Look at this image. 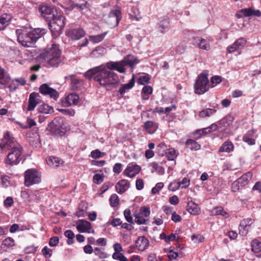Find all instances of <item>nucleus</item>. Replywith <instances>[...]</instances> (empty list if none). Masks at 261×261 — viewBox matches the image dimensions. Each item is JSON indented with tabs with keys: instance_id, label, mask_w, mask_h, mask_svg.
Masks as SVG:
<instances>
[{
	"instance_id": "1",
	"label": "nucleus",
	"mask_w": 261,
	"mask_h": 261,
	"mask_svg": "<svg viewBox=\"0 0 261 261\" xmlns=\"http://www.w3.org/2000/svg\"><path fill=\"white\" fill-rule=\"evenodd\" d=\"M138 63L139 61L136 57L127 55L120 61L108 62L107 68L103 65L91 68L85 72L84 75L89 80L93 77L100 85L109 89L119 81L118 75L112 70L124 73L126 71L125 66H129L133 69L134 65Z\"/></svg>"
},
{
	"instance_id": "2",
	"label": "nucleus",
	"mask_w": 261,
	"mask_h": 261,
	"mask_svg": "<svg viewBox=\"0 0 261 261\" xmlns=\"http://www.w3.org/2000/svg\"><path fill=\"white\" fill-rule=\"evenodd\" d=\"M2 150H9V153L4 162L6 165L12 166L19 163L22 159V146L12 137L9 132L5 133L0 143Z\"/></svg>"
},
{
	"instance_id": "3",
	"label": "nucleus",
	"mask_w": 261,
	"mask_h": 261,
	"mask_svg": "<svg viewBox=\"0 0 261 261\" xmlns=\"http://www.w3.org/2000/svg\"><path fill=\"white\" fill-rule=\"evenodd\" d=\"M46 32L45 29L41 28H36L31 31H28L26 29L16 30L18 42L25 47H30L34 44Z\"/></svg>"
},
{
	"instance_id": "4",
	"label": "nucleus",
	"mask_w": 261,
	"mask_h": 261,
	"mask_svg": "<svg viewBox=\"0 0 261 261\" xmlns=\"http://www.w3.org/2000/svg\"><path fill=\"white\" fill-rule=\"evenodd\" d=\"M234 119V118L233 115L231 114L227 115L219 121L217 124L214 123L209 127L196 130L195 133V135L197 138H200L217 129L220 132H226L229 129Z\"/></svg>"
},
{
	"instance_id": "5",
	"label": "nucleus",
	"mask_w": 261,
	"mask_h": 261,
	"mask_svg": "<svg viewBox=\"0 0 261 261\" xmlns=\"http://www.w3.org/2000/svg\"><path fill=\"white\" fill-rule=\"evenodd\" d=\"M61 51L59 45L53 44L51 47H48L40 55V58L48 65L57 67L62 64L61 58Z\"/></svg>"
},
{
	"instance_id": "6",
	"label": "nucleus",
	"mask_w": 261,
	"mask_h": 261,
	"mask_svg": "<svg viewBox=\"0 0 261 261\" xmlns=\"http://www.w3.org/2000/svg\"><path fill=\"white\" fill-rule=\"evenodd\" d=\"M65 20V17L64 16L57 13L56 16L48 21L49 28L54 36L57 37L62 33Z\"/></svg>"
},
{
	"instance_id": "7",
	"label": "nucleus",
	"mask_w": 261,
	"mask_h": 261,
	"mask_svg": "<svg viewBox=\"0 0 261 261\" xmlns=\"http://www.w3.org/2000/svg\"><path fill=\"white\" fill-rule=\"evenodd\" d=\"M208 74L203 72L200 73L197 77L194 85L195 92L202 94L207 91L210 88Z\"/></svg>"
},
{
	"instance_id": "8",
	"label": "nucleus",
	"mask_w": 261,
	"mask_h": 261,
	"mask_svg": "<svg viewBox=\"0 0 261 261\" xmlns=\"http://www.w3.org/2000/svg\"><path fill=\"white\" fill-rule=\"evenodd\" d=\"M41 181L40 174L34 169L27 170L24 173V185L30 187L33 185L38 184Z\"/></svg>"
},
{
	"instance_id": "9",
	"label": "nucleus",
	"mask_w": 261,
	"mask_h": 261,
	"mask_svg": "<svg viewBox=\"0 0 261 261\" xmlns=\"http://www.w3.org/2000/svg\"><path fill=\"white\" fill-rule=\"evenodd\" d=\"M63 121L60 118H55L48 124L47 129L55 135H61L64 133V129L62 127Z\"/></svg>"
},
{
	"instance_id": "10",
	"label": "nucleus",
	"mask_w": 261,
	"mask_h": 261,
	"mask_svg": "<svg viewBox=\"0 0 261 261\" xmlns=\"http://www.w3.org/2000/svg\"><path fill=\"white\" fill-rule=\"evenodd\" d=\"M41 15L48 21L57 14V11L50 6L46 4L40 5L38 7Z\"/></svg>"
},
{
	"instance_id": "11",
	"label": "nucleus",
	"mask_w": 261,
	"mask_h": 261,
	"mask_svg": "<svg viewBox=\"0 0 261 261\" xmlns=\"http://www.w3.org/2000/svg\"><path fill=\"white\" fill-rule=\"evenodd\" d=\"M121 18V12L119 10H112L106 19V22L110 28L113 29L117 27Z\"/></svg>"
},
{
	"instance_id": "12",
	"label": "nucleus",
	"mask_w": 261,
	"mask_h": 261,
	"mask_svg": "<svg viewBox=\"0 0 261 261\" xmlns=\"http://www.w3.org/2000/svg\"><path fill=\"white\" fill-rule=\"evenodd\" d=\"M252 173L248 172L244 174L242 176L239 178L237 180L234 182L232 185V189L233 192L239 189L240 187H242L246 185L249 181L252 178Z\"/></svg>"
},
{
	"instance_id": "13",
	"label": "nucleus",
	"mask_w": 261,
	"mask_h": 261,
	"mask_svg": "<svg viewBox=\"0 0 261 261\" xmlns=\"http://www.w3.org/2000/svg\"><path fill=\"white\" fill-rule=\"evenodd\" d=\"M141 167L134 163H129L123 171V174L128 177L133 178L141 171Z\"/></svg>"
},
{
	"instance_id": "14",
	"label": "nucleus",
	"mask_w": 261,
	"mask_h": 261,
	"mask_svg": "<svg viewBox=\"0 0 261 261\" xmlns=\"http://www.w3.org/2000/svg\"><path fill=\"white\" fill-rule=\"evenodd\" d=\"M39 91L43 95H48L50 98H58L59 96L58 92L50 87L47 84L41 85L39 88Z\"/></svg>"
},
{
	"instance_id": "15",
	"label": "nucleus",
	"mask_w": 261,
	"mask_h": 261,
	"mask_svg": "<svg viewBox=\"0 0 261 261\" xmlns=\"http://www.w3.org/2000/svg\"><path fill=\"white\" fill-rule=\"evenodd\" d=\"M66 35L72 40H79L85 35V31L81 28L70 29L66 31Z\"/></svg>"
},
{
	"instance_id": "16",
	"label": "nucleus",
	"mask_w": 261,
	"mask_h": 261,
	"mask_svg": "<svg viewBox=\"0 0 261 261\" xmlns=\"http://www.w3.org/2000/svg\"><path fill=\"white\" fill-rule=\"evenodd\" d=\"M76 229L81 232L94 233V231L91 230V223L83 220H80L76 225Z\"/></svg>"
},
{
	"instance_id": "17",
	"label": "nucleus",
	"mask_w": 261,
	"mask_h": 261,
	"mask_svg": "<svg viewBox=\"0 0 261 261\" xmlns=\"http://www.w3.org/2000/svg\"><path fill=\"white\" fill-rule=\"evenodd\" d=\"M246 43V40L244 38H240L236 40L232 45L227 47L229 53H232L234 51L241 49Z\"/></svg>"
},
{
	"instance_id": "18",
	"label": "nucleus",
	"mask_w": 261,
	"mask_h": 261,
	"mask_svg": "<svg viewBox=\"0 0 261 261\" xmlns=\"http://www.w3.org/2000/svg\"><path fill=\"white\" fill-rule=\"evenodd\" d=\"M254 220L251 218L242 220L240 224L239 231L242 235H245L248 231V227L253 224Z\"/></svg>"
},
{
	"instance_id": "19",
	"label": "nucleus",
	"mask_w": 261,
	"mask_h": 261,
	"mask_svg": "<svg viewBox=\"0 0 261 261\" xmlns=\"http://www.w3.org/2000/svg\"><path fill=\"white\" fill-rule=\"evenodd\" d=\"M135 75L133 74L132 79L129 82L126 84H122L119 88L118 92L121 95L123 96L125 93H127L135 85Z\"/></svg>"
},
{
	"instance_id": "20",
	"label": "nucleus",
	"mask_w": 261,
	"mask_h": 261,
	"mask_svg": "<svg viewBox=\"0 0 261 261\" xmlns=\"http://www.w3.org/2000/svg\"><path fill=\"white\" fill-rule=\"evenodd\" d=\"M89 4L85 0H80L77 3H74L72 1L69 7L67 8V9L72 10L74 9H76L79 11H82L86 9H88L89 8Z\"/></svg>"
},
{
	"instance_id": "21",
	"label": "nucleus",
	"mask_w": 261,
	"mask_h": 261,
	"mask_svg": "<svg viewBox=\"0 0 261 261\" xmlns=\"http://www.w3.org/2000/svg\"><path fill=\"white\" fill-rule=\"evenodd\" d=\"M149 245L148 240L144 236H141L138 238L136 241V247L141 251L146 249Z\"/></svg>"
},
{
	"instance_id": "22",
	"label": "nucleus",
	"mask_w": 261,
	"mask_h": 261,
	"mask_svg": "<svg viewBox=\"0 0 261 261\" xmlns=\"http://www.w3.org/2000/svg\"><path fill=\"white\" fill-rule=\"evenodd\" d=\"M169 25L170 20L168 17L163 16L160 18L158 23L159 32L161 33H164L169 29Z\"/></svg>"
},
{
	"instance_id": "23",
	"label": "nucleus",
	"mask_w": 261,
	"mask_h": 261,
	"mask_svg": "<svg viewBox=\"0 0 261 261\" xmlns=\"http://www.w3.org/2000/svg\"><path fill=\"white\" fill-rule=\"evenodd\" d=\"M129 183L126 179H121L119 180L116 185L115 188L116 191L119 194H123L129 188Z\"/></svg>"
},
{
	"instance_id": "24",
	"label": "nucleus",
	"mask_w": 261,
	"mask_h": 261,
	"mask_svg": "<svg viewBox=\"0 0 261 261\" xmlns=\"http://www.w3.org/2000/svg\"><path fill=\"white\" fill-rule=\"evenodd\" d=\"M187 210L192 215H197L200 212V208L198 205L192 201H189L187 204Z\"/></svg>"
},
{
	"instance_id": "25",
	"label": "nucleus",
	"mask_w": 261,
	"mask_h": 261,
	"mask_svg": "<svg viewBox=\"0 0 261 261\" xmlns=\"http://www.w3.org/2000/svg\"><path fill=\"white\" fill-rule=\"evenodd\" d=\"M46 161L47 165L52 167H58L63 164V161L58 157L48 156Z\"/></svg>"
},
{
	"instance_id": "26",
	"label": "nucleus",
	"mask_w": 261,
	"mask_h": 261,
	"mask_svg": "<svg viewBox=\"0 0 261 261\" xmlns=\"http://www.w3.org/2000/svg\"><path fill=\"white\" fill-rule=\"evenodd\" d=\"M12 19V16L8 14H3L0 16V31L4 30L9 25Z\"/></svg>"
},
{
	"instance_id": "27",
	"label": "nucleus",
	"mask_w": 261,
	"mask_h": 261,
	"mask_svg": "<svg viewBox=\"0 0 261 261\" xmlns=\"http://www.w3.org/2000/svg\"><path fill=\"white\" fill-rule=\"evenodd\" d=\"M81 99H61V103L63 107L71 106H80Z\"/></svg>"
},
{
	"instance_id": "28",
	"label": "nucleus",
	"mask_w": 261,
	"mask_h": 261,
	"mask_svg": "<svg viewBox=\"0 0 261 261\" xmlns=\"http://www.w3.org/2000/svg\"><path fill=\"white\" fill-rule=\"evenodd\" d=\"M144 128L148 133H154L158 128V124L152 121H147L144 124Z\"/></svg>"
},
{
	"instance_id": "29",
	"label": "nucleus",
	"mask_w": 261,
	"mask_h": 261,
	"mask_svg": "<svg viewBox=\"0 0 261 261\" xmlns=\"http://www.w3.org/2000/svg\"><path fill=\"white\" fill-rule=\"evenodd\" d=\"M234 149V145L231 141H225L220 147L219 151L221 152L230 153Z\"/></svg>"
},
{
	"instance_id": "30",
	"label": "nucleus",
	"mask_w": 261,
	"mask_h": 261,
	"mask_svg": "<svg viewBox=\"0 0 261 261\" xmlns=\"http://www.w3.org/2000/svg\"><path fill=\"white\" fill-rule=\"evenodd\" d=\"M10 77L9 74L0 66V84L5 85L10 81Z\"/></svg>"
},
{
	"instance_id": "31",
	"label": "nucleus",
	"mask_w": 261,
	"mask_h": 261,
	"mask_svg": "<svg viewBox=\"0 0 261 261\" xmlns=\"http://www.w3.org/2000/svg\"><path fill=\"white\" fill-rule=\"evenodd\" d=\"M134 216L135 217V222L138 225H146L149 221L148 219H145L144 218V216L138 213V211L134 212Z\"/></svg>"
},
{
	"instance_id": "32",
	"label": "nucleus",
	"mask_w": 261,
	"mask_h": 261,
	"mask_svg": "<svg viewBox=\"0 0 261 261\" xmlns=\"http://www.w3.org/2000/svg\"><path fill=\"white\" fill-rule=\"evenodd\" d=\"M254 131L252 130L248 131L243 137V140L247 143L248 145H254L255 144V139H254L253 136L254 135Z\"/></svg>"
},
{
	"instance_id": "33",
	"label": "nucleus",
	"mask_w": 261,
	"mask_h": 261,
	"mask_svg": "<svg viewBox=\"0 0 261 261\" xmlns=\"http://www.w3.org/2000/svg\"><path fill=\"white\" fill-rule=\"evenodd\" d=\"M84 82L82 80L77 78H73L71 79L70 87L72 90H77L80 89L83 85Z\"/></svg>"
},
{
	"instance_id": "34",
	"label": "nucleus",
	"mask_w": 261,
	"mask_h": 261,
	"mask_svg": "<svg viewBox=\"0 0 261 261\" xmlns=\"http://www.w3.org/2000/svg\"><path fill=\"white\" fill-rule=\"evenodd\" d=\"M186 146L191 150L197 151L200 149L201 146L192 139H188L186 143Z\"/></svg>"
},
{
	"instance_id": "35",
	"label": "nucleus",
	"mask_w": 261,
	"mask_h": 261,
	"mask_svg": "<svg viewBox=\"0 0 261 261\" xmlns=\"http://www.w3.org/2000/svg\"><path fill=\"white\" fill-rule=\"evenodd\" d=\"M198 40L199 42L198 43L199 48L207 51L211 49V46L207 40L202 38H198Z\"/></svg>"
},
{
	"instance_id": "36",
	"label": "nucleus",
	"mask_w": 261,
	"mask_h": 261,
	"mask_svg": "<svg viewBox=\"0 0 261 261\" xmlns=\"http://www.w3.org/2000/svg\"><path fill=\"white\" fill-rule=\"evenodd\" d=\"M40 113L45 114H50L54 112L53 108L47 104L43 103L39 106L38 108Z\"/></svg>"
},
{
	"instance_id": "37",
	"label": "nucleus",
	"mask_w": 261,
	"mask_h": 261,
	"mask_svg": "<svg viewBox=\"0 0 261 261\" xmlns=\"http://www.w3.org/2000/svg\"><path fill=\"white\" fill-rule=\"evenodd\" d=\"M150 167L152 168L151 172H157L159 174L163 175L164 173V169L158 163L153 162L150 164Z\"/></svg>"
},
{
	"instance_id": "38",
	"label": "nucleus",
	"mask_w": 261,
	"mask_h": 261,
	"mask_svg": "<svg viewBox=\"0 0 261 261\" xmlns=\"http://www.w3.org/2000/svg\"><path fill=\"white\" fill-rule=\"evenodd\" d=\"M251 250L254 253H259L261 251V242L256 239L252 241Z\"/></svg>"
},
{
	"instance_id": "39",
	"label": "nucleus",
	"mask_w": 261,
	"mask_h": 261,
	"mask_svg": "<svg viewBox=\"0 0 261 261\" xmlns=\"http://www.w3.org/2000/svg\"><path fill=\"white\" fill-rule=\"evenodd\" d=\"M107 34L108 32H105L104 33L99 35L90 36L89 38L90 40L93 43H98L103 40Z\"/></svg>"
},
{
	"instance_id": "40",
	"label": "nucleus",
	"mask_w": 261,
	"mask_h": 261,
	"mask_svg": "<svg viewBox=\"0 0 261 261\" xmlns=\"http://www.w3.org/2000/svg\"><path fill=\"white\" fill-rule=\"evenodd\" d=\"M166 154L168 160L170 161H174L177 156V153L174 148L167 149Z\"/></svg>"
},
{
	"instance_id": "41",
	"label": "nucleus",
	"mask_w": 261,
	"mask_h": 261,
	"mask_svg": "<svg viewBox=\"0 0 261 261\" xmlns=\"http://www.w3.org/2000/svg\"><path fill=\"white\" fill-rule=\"evenodd\" d=\"M150 80V77L149 74H146L144 75L140 76L137 82L139 85H145V84H147L149 83Z\"/></svg>"
},
{
	"instance_id": "42",
	"label": "nucleus",
	"mask_w": 261,
	"mask_h": 261,
	"mask_svg": "<svg viewBox=\"0 0 261 261\" xmlns=\"http://www.w3.org/2000/svg\"><path fill=\"white\" fill-rule=\"evenodd\" d=\"M254 10H252L251 8H247V9H242L240 11L239 14L238 15L239 17L242 16H250L251 15H253Z\"/></svg>"
},
{
	"instance_id": "43",
	"label": "nucleus",
	"mask_w": 261,
	"mask_h": 261,
	"mask_svg": "<svg viewBox=\"0 0 261 261\" xmlns=\"http://www.w3.org/2000/svg\"><path fill=\"white\" fill-rule=\"evenodd\" d=\"M110 204L112 207H116L119 204V199L116 194H113L109 199Z\"/></svg>"
},
{
	"instance_id": "44",
	"label": "nucleus",
	"mask_w": 261,
	"mask_h": 261,
	"mask_svg": "<svg viewBox=\"0 0 261 261\" xmlns=\"http://www.w3.org/2000/svg\"><path fill=\"white\" fill-rule=\"evenodd\" d=\"M106 53V49L105 48L102 46H98L92 51L91 54L92 55L97 57L99 56L103 55Z\"/></svg>"
},
{
	"instance_id": "45",
	"label": "nucleus",
	"mask_w": 261,
	"mask_h": 261,
	"mask_svg": "<svg viewBox=\"0 0 261 261\" xmlns=\"http://www.w3.org/2000/svg\"><path fill=\"white\" fill-rule=\"evenodd\" d=\"M216 110L212 109H207L203 111H201L199 113V117L201 118H204L206 117H209L211 115L214 114L216 112Z\"/></svg>"
},
{
	"instance_id": "46",
	"label": "nucleus",
	"mask_w": 261,
	"mask_h": 261,
	"mask_svg": "<svg viewBox=\"0 0 261 261\" xmlns=\"http://www.w3.org/2000/svg\"><path fill=\"white\" fill-rule=\"evenodd\" d=\"M106 153L101 152L99 149H95L91 152L90 156L94 159L102 158Z\"/></svg>"
},
{
	"instance_id": "47",
	"label": "nucleus",
	"mask_w": 261,
	"mask_h": 261,
	"mask_svg": "<svg viewBox=\"0 0 261 261\" xmlns=\"http://www.w3.org/2000/svg\"><path fill=\"white\" fill-rule=\"evenodd\" d=\"M15 245V242L13 239L8 237L5 239L2 243V246L7 248L13 247Z\"/></svg>"
},
{
	"instance_id": "48",
	"label": "nucleus",
	"mask_w": 261,
	"mask_h": 261,
	"mask_svg": "<svg viewBox=\"0 0 261 261\" xmlns=\"http://www.w3.org/2000/svg\"><path fill=\"white\" fill-rule=\"evenodd\" d=\"M112 257L119 261H128V259L120 252H114L112 255Z\"/></svg>"
},
{
	"instance_id": "49",
	"label": "nucleus",
	"mask_w": 261,
	"mask_h": 261,
	"mask_svg": "<svg viewBox=\"0 0 261 261\" xmlns=\"http://www.w3.org/2000/svg\"><path fill=\"white\" fill-rule=\"evenodd\" d=\"M123 214L125 220L130 224H134V221L131 215L130 210L129 209L127 208L124 211Z\"/></svg>"
},
{
	"instance_id": "50",
	"label": "nucleus",
	"mask_w": 261,
	"mask_h": 261,
	"mask_svg": "<svg viewBox=\"0 0 261 261\" xmlns=\"http://www.w3.org/2000/svg\"><path fill=\"white\" fill-rule=\"evenodd\" d=\"M38 103V101H37L36 99H29L27 110L28 111L33 110Z\"/></svg>"
},
{
	"instance_id": "51",
	"label": "nucleus",
	"mask_w": 261,
	"mask_h": 261,
	"mask_svg": "<svg viewBox=\"0 0 261 261\" xmlns=\"http://www.w3.org/2000/svg\"><path fill=\"white\" fill-rule=\"evenodd\" d=\"M65 236L68 238V244H72L73 242V239L74 237V233L70 230H67L65 232Z\"/></svg>"
},
{
	"instance_id": "52",
	"label": "nucleus",
	"mask_w": 261,
	"mask_h": 261,
	"mask_svg": "<svg viewBox=\"0 0 261 261\" xmlns=\"http://www.w3.org/2000/svg\"><path fill=\"white\" fill-rule=\"evenodd\" d=\"M94 254L98 256L100 258H105L107 257V254L101 249L96 247L94 249Z\"/></svg>"
},
{
	"instance_id": "53",
	"label": "nucleus",
	"mask_w": 261,
	"mask_h": 261,
	"mask_svg": "<svg viewBox=\"0 0 261 261\" xmlns=\"http://www.w3.org/2000/svg\"><path fill=\"white\" fill-rule=\"evenodd\" d=\"M180 186V184L179 183V181L174 180L169 184L168 189L172 191H175L178 189Z\"/></svg>"
},
{
	"instance_id": "54",
	"label": "nucleus",
	"mask_w": 261,
	"mask_h": 261,
	"mask_svg": "<svg viewBox=\"0 0 261 261\" xmlns=\"http://www.w3.org/2000/svg\"><path fill=\"white\" fill-rule=\"evenodd\" d=\"M138 213L141 214L145 217H148L150 214V210L149 207L146 206H142L140 208V211Z\"/></svg>"
},
{
	"instance_id": "55",
	"label": "nucleus",
	"mask_w": 261,
	"mask_h": 261,
	"mask_svg": "<svg viewBox=\"0 0 261 261\" xmlns=\"http://www.w3.org/2000/svg\"><path fill=\"white\" fill-rule=\"evenodd\" d=\"M93 182L96 184H100L103 180V176L100 174H96L93 178Z\"/></svg>"
},
{
	"instance_id": "56",
	"label": "nucleus",
	"mask_w": 261,
	"mask_h": 261,
	"mask_svg": "<svg viewBox=\"0 0 261 261\" xmlns=\"http://www.w3.org/2000/svg\"><path fill=\"white\" fill-rule=\"evenodd\" d=\"M42 253L46 258H48L51 256L52 250L47 246H45L42 250Z\"/></svg>"
},
{
	"instance_id": "57",
	"label": "nucleus",
	"mask_w": 261,
	"mask_h": 261,
	"mask_svg": "<svg viewBox=\"0 0 261 261\" xmlns=\"http://www.w3.org/2000/svg\"><path fill=\"white\" fill-rule=\"evenodd\" d=\"M163 187L164 184L163 182H159L156 184L155 186L153 187L151 190L152 194H155L156 193H158L159 191L163 188Z\"/></svg>"
},
{
	"instance_id": "58",
	"label": "nucleus",
	"mask_w": 261,
	"mask_h": 261,
	"mask_svg": "<svg viewBox=\"0 0 261 261\" xmlns=\"http://www.w3.org/2000/svg\"><path fill=\"white\" fill-rule=\"evenodd\" d=\"M59 111L61 112L62 113L69 115L70 116H72L75 114V111L74 110L72 109H59Z\"/></svg>"
},
{
	"instance_id": "59",
	"label": "nucleus",
	"mask_w": 261,
	"mask_h": 261,
	"mask_svg": "<svg viewBox=\"0 0 261 261\" xmlns=\"http://www.w3.org/2000/svg\"><path fill=\"white\" fill-rule=\"evenodd\" d=\"M186 50V46L183 44H179L175 48L176 53L181 55L184 53Z\"/></svg>"
},
{
	"instance_id": "60",
	"label": "nucleus",
	"mask_w": 261,
	"mask_h": 261,
	"mask_svg": "<svg viewBox=\"0 0 261 261\" xmlns=\"http://www.w3.org/2000/svg\"><path fill=\"white\" fill-rule=\"evenodd\" d=\"M59 242V239L58 237H53L51 238L49 241V245L50 246H56Z\"/></svg>"
},
{
	"instance_id": "61",
	"label": "nucleus",
	"mask_w": 261,
	"mask_h": 261,
	"mask_svg": "<svg viewBox=\"0 0 261 261\" xmlns=\"http://www.w3.org/2000/svg\"><path fill=\"white\" fill-rule=\"evenodd\" d=\"M182 188H186L190 185V179L187 177H185L182 179L181 181H179Z\"/></svg>"
},
{
	"instance_id": "62",
	"label": "nucleus",
	"mask_w": 261,
	"mask_h": 261,
	"mask_svg": "<svg viewBox=\"0 0 261 261\" xmlns=\"http://www.w3.org/2000/svg\"><path fill=\"white\" fill-rule=\"evenodd\" d=\"M142 92L145 95L151 94L152 92V88L149 86H145L142 90Z\"/></svg>"
},
{
	"instance_id": "63",
	"label": "nucleus",
	"mask_w": 261,
	"mask_h": 261,
	"mask_svg": "<svg viewBox=\"0 0 261 261\" xmlns=\"http://www.w3.org/2000/svg\"><path fill=\"white\" fill-rule=\"evenodd\" d=\"M223 210V208L221 206L216 207L212 211V214L214 215H221Z\"/></svg>"
},
{
	"instance_id": "64",
	"label": "nucleus",
	"mask_w": 261,
	"mask_h": 261,
	"mask_svg": "<svg viewBox=\"0 0 261 261\" xmlns=\"http://www.w3.org/2000/svg\"><path fill=\"white\" fill-rule=\"evenodd\" d=\"M122 165L120 163H116L113 167V172L119 174L121 172Z\"/></svg>"
}]
</instances>
